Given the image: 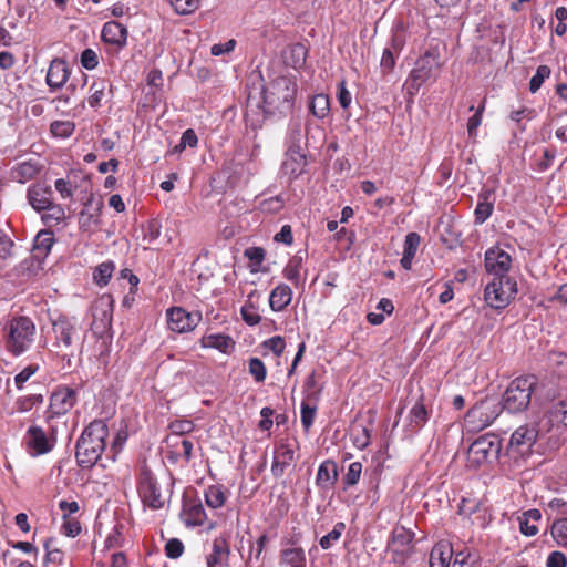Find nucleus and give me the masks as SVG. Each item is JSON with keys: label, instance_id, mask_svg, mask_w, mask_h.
Returning a JSON list of instances; mask_svg holds the SVG:
<instances>
[{"label": "nucleus", "instance_id": "nucleus-1", "mask_svg": "<svg viewBox=\"0 0 567 567\" xmlns=\"http://www.w3.org/2000/svg\"><path fill=\"white\" fill-rule=\"evenodd\" d=\"M3 348L12 358H19L32 350L38 337L37 324L24 315L10 317L1 329Z\"/></svg>", "mask_w": 567, "mask_h": 567}, {"label": "nucleus", "instance_id": "nucleus-2", "mask_svg": "<svg viewBox=\"0 0 567 567\" xmlns=\"http://www.w3.org/2000/svg\"><path fill=\"white\" fill-rule=\"evenodd\" d=\"M109 426L105 420L95 419L82 431L75 444V458L78 465L91 470L99 464L106 449Z\"/></svg>", "mask_w": 567, "mask_h": 567}, {"label": "nucleus", "instance_id": "nucleus-3", "mask_svg": "<svg viewBox=\"0 0 567 567\" xmlns=\"http://www.w3.org/2000/svg\"><path fill=\"white\" fill-rule=\"evenodd\" d=\"M297 92L296 78L280 75L272 79L262 90L264 103L271 112L287 113L293 107Z\"/></svg>", "mask_w": 567, "mask_h": 567}, {"label": "nucleus", "instance_id": "nucleus-4", "mask_svg": "<svg viewBox=\"0 0 567 567\" xmlns=\"http://www.w3.org/2000/svg\"><path fill=\"white\" fill-rule=\"evenodd\" d=\"M536 385L537 378L533 374L514 379L503 395V409L509 413H518L526 410Z\"/></svg>", "mask_w": 567, "mask_h": 567}, {"label": "nucleus", "instance_id": "nucleus-5", "mask_svg": "<svg viewBox=\"0 0 567 567\" xmlns=\"http://www.w3.org/2000/svg\"><path fill=\"white\" fill-rule=\"evenodd\" d=\"M443 63L437 50L425 51L415 62L408 79V87L411 94L417 92L420 87L429 81H435L441 72Z\"/></svg>", "mask_w": 567, "mask_h": 567}, {"label": "nucleus", "instance_id": "nucleus-6", "mask_svg": "<svg viewBox=\"0 0 567 567\" xmlns=\"http://www.w3.org/2000/svg\"><path fill=\"white\" fill-rule=\"evenodd\" d=\"M517 295V282L511 277H494L485 287L484 300L495 310L505 309Z\"/></svg>", "mask_w": 567, "mask_h": 567}, {"label": "nucleus", "instance_id": "nucleus-7", "mask_svg": "<svg viewBox=\"0 0 567 567\" xmlns=\"http://www.w3.org/2000/svg\"><path fill=\"white\" fill-rule=\"evenodd\" d=\"M502 402L495 398H486L475 403L465 415V421L473 430L481 431L488 427L501 415Z\"/></svg>", "mask_w": 567, "mask_h": 567}, {"label": "nucleus", "instance_id": "nucleus-8", "mask_svg": "<svg viewBox=\"0 0 567 567\" xmlns=\"http://www.w3.org/2000/svg\"><path fill=\"white\" fill-rule=\"evenodd\" d=\"M137 492L142 503L151 509L157 511L165 505V495L161 484L153 472L144 465L137 477Z\"/></svg>", "mask_w": 567, "mask_h": 567}, {"label": "nucleus", "instance_id": "nucleus-9", "mask_svg": "<svg viewBox=\"0 0 567 567\" xmlns=\"http://www.w3.org/2000/svg\"><path fill=\"white\" fill-rule=\"evenodd\" d=\"M537 436L538 430L535 425H520L513 432L507 446V454L517 465L532 454Z\"/></svg>", "mask_w": 567, "mask_h": 567}, {"label": "nucleus", "instance_id": "nucleus-10", "mask_svg": "<svg viewBox=\"0 0 567 567\" xmlns=\"http://www.w3.org/2000/svg\"><path fill=\"white\" fill-rule=\"evenodd\" d=\"M415 534L404 526L393 528L388 542V554L396 565H404L411 556Z\"/></svg>", "mask_w": 567, "mask_h": 567}, {"label": "nucleus", "instance_id": "nucleus-11", "mask_svg": "<svg viewBox=\"0 0 567 567\" xmlns=\"http://www.w3.org/2000/svg\"><path fill=\"white\" fill-rule=\"evenodd\" d=\"M78 402V392L66 385H59L50 395V404L44 413L47 422L68 414Z\"/></svg>", "mask_w": 567, "mask_h": 567}, {"label": "nucleus", "instance_id": "nucleus-12", "mask_svg": "<svg viewBox=\"0 0 567 567\" xmlns=\"http://www.w3.org/2000/svg\"><path fill=\"white\" fill-rule=\"evenodd\" d=\"M53 332L55 334L54 346L61 349L62 358H68V362L70 363L71 358L74 357L73 344L78 339V328L75 323L66 317H59L53 322Z\"/></svg>", "mask_w": 567, "mask_h": 567}, {"label": "nucleus", "instance_id": "nucleus-13", "mask_svg": "<svg viewBox=\"0 0 567 567\" xmlns=\"http://www.w3.org/2000/svg\"><path fill=\"white\" fill-rule=\"evenodd\" d=\"M167 328L176 333L193 331L202 321V312H188L183 307H171L166 310Z\"/></svg>", "mask_w": 567, "mask_h": 567}, {"label": "nucleus", "instance_id": "nucleus-14", "mask_svg": "<svg viewBox=\"0 0 567 567\" xmlns=\"http://www.w3.org/2000/svg\"><path fill=\"white\" fill-rule=\"evenodd\" d=\"M501 449V441L497 436L482 435L471 444L468 457L471 462L480 465L484 462H488L492 457H497Z\"/></svg>", "mask_w": 567, "mask_h": 567}, {"label": "nucleus", "instance_id": "nucleus-15", "mask_svg": "<svg viewBox=\"0 0 567 567\" xmlns=\"http://www.w3.org/2000/svg\"><path fill=\"white\" fill-rule=\"evenodd\" d=\"M114 300L111 295H103L92 306L93 321L91 328L94 334H102L112 326Z\"/></svg>", "mask_w": 567, "mask_h": 567}, {"label": "nucleus", "instance_id": "nucleus-16", "mask_svg": "<svg viewBox=\"0 0 567 567\" xmlns=\"http://www.w3.org/2000/svg\"><path fill=\"white\" fill-rule=\"evenodd\" d=\"M512 256L499 246H493L485 251L484 266L488 274L494 277H509L512 268Z\"/></svg>", "mask_w": 567, "mask_h": 567}, {"label": "nucleus", "instance_id": "nucleus-17", "mask_svg": "<svg viewBox=\"0 0 567 567\" xmlns=\"http://www.w3.org/2000/svg\"><path fill=\"white\" fill-rule=\"evenodd\" d=\"M127 35V28L117 21L105 22L101 31V39L112 53H118L126 47Z\"/></svg>", "mask_w": 567, "mask_h": 567}, {"label": "nucleus", "instance_id": "nucleus-18", "mask_svg": "<svg viewBox=\"0 0 567 567\" xmlns=\"http://www.w3.org/2000/svg\"><path fill=\"white\" fill-rule=\"evenodd\" d=\"M84 208L81 210L79 216V227L82 231L93 233L101 225V212L103 202L95 199L93 194H90L84 202Z\"/></svg>", "mask_w": 567, "mask_h": 567}, {"label": "nucleus", "instance_id": "nucleus-19", "mask_svg": "<svg viewBox=\"0 0 567 567\" xmlns=\"http://www.w3.org/2000/svg\"><path fill=\"white\" fill-rule=\"evenodd\" d=\"M55 443L53 436H49L41 426L31 425L24 435V444L34 456L49 453Z\"/></svg>", "mask_w": 567, "mask_h": 567}, {"label": "nucleus", "instance_id": "nucleus-20", "mask_svg": "<svg viewBox=\"0 0 567 567\" xmlns=\"http://www.w3.org/2000/svg\"><path fill=\"white\" fill-rule=\"evenodd\" d=\"M71 75V69L63 59L55 58L50 64L45 76V83L51 92L58 91L65 85Z\"/></svg>", "mask_w": 567, "mask_h": 567}, {"label": "nucleus", "instance_id": "nucleus-21", "mask_svg": "<svg viewBox=\"0 0 567 567\" xmlns=\"http://www.w3.org/2000/svg\"><path fill=\"white\" fill-rule=\"evenodd\" d=\"M181 518L187 527L204 525L207 515L199 498H184Z\"/></svg>", "mask_w": 567, "mask_h": 567}, {"label": "nucleus", "instance_id": "nucleus-22", "mask_svg": "<svg viewBox=\"0 0 567 567\" xmlns=\"http://www.w3.org/2000/svg\"><path fill=\"white\" fill-rule=\"evenodd\" d=\"M230 555L229 536L221 534L214 538L212 553L206 557L207 567L228 566Z\"/></svg>", "mask_w": 567, "mask_h": 567}, {"label": "nucleus", "instance_id": "nucleus-23", "mask_svg": "<svg viewBox=\"0 0 567 567\" xmlns=\"http://www.w3.org/2000/svg\"><path fill=\"white\" fill-rule=\"evenodd\" d=\"M295 461V450L286 442H280L274 452V460L271 464V474L275 477H281L286 470L292 465Z\"/></svg>", "mask_w": 567, "mask_h": 567}, {"label": "nucleus", "instance_id": "nucleus-24", "mask_svg": "<svg viewBox=\"0 0 567 567\" xmlns=\"http://www.w3.org/2000/svg\"><path fill=\"white\" fill-rule=\"evenodd\" d=\"M199 344L205 349H216L224 354H230L236 348L235 340L225 333H205L199 339Z\"/></svg>", "mask_w": 567, "mask_h": 567}, {"label": "nucleus", "instance_id": "nucleus-25", "mask_svg": "<svg viewBox=\"0 0 567 567\" xmlns=\"http://www.w3.org/2000/svg\"><path fill=\"white\" fill-rule=\"evenodd\" d=\"M166 442L168 446L167 458L171 462L176 463L179 460H183L185 464L190 462L194 449L192 441L187 439H176L172 441L171 437H167Z\"/></svg>", "mask_w": 567, "mask_h": 567}, {"label": "nucleus", "instance_id": "nucleus-26", "mask_svg": "<svg viewBox=\"0 0 567 567\" xmlns=\"http://www.w3.org/2000/svg\"><path fill=\"white\" fill-rule=\"evenodd\" d=\"M27 197L32 208L37 212L44 210L53 204L51 187L43 184L30 186Z\"/></svg>", "mask_w": 567, "mask_h": 567}, {"label": "nucleus", "instance_id": "nucleus-27", "mask_svg": "<svg viewBox=\"0 0 567 567\" xmlns=\"http://www.w3.org/2000/svg\"><path fill=\"white\" fill-rule=\"evenodd\" d=\"M339 477L338 465L333 460H324L318 467L316 485L323 491L331 489Z\"/></svg>", "mask_w": 567, "mask_h": 567}, {"label": "nucleus", "instance_id": "nucleus-28", "mask_svg": "<svg viewBox=\"0 0 567 567\" xmlns=\"http://www.w3.org/2000/svg\"><path fill=\"white\" fill-rule=\"evenodd\" d=\"M40 165L37 161L18 163L10 169V178L18 183H25L33 179L40 173Z\"/></svg>", "mask_w": 567, "mask_h": 567}, {"label": "nucleus", "instance_id": "nucleus-29", "mask_svg": "<svg viewBox=\"0 0 567 567\" xmlns=\"http://www.w3.org/2000/svg\"><path fill=\"white\" fill-rule=\"evenodd\" d=\"M542 519V513L537 508H532L522 513L517 520L519 524V532L526 537H533L538 533L537 523Z\"/></svg>", "mask_w": 567, "mask_h": 567}, {"label": "nucleus", "instance_id": "nucleus-30", "mask_svg": "<svg viewBox=\"0 0 567 567\" xmlns=\"http://www.w3.org/2000/svg\"><path fill=\"white\" fill-rule=\"evenodd\" d=\"M453 557V547L449 542L436 543L430 554V567H449Z\"/></svg>", "mask_w": 567, "mask_h": 567}, {"label": "nucleus", "instance_id": "nucleus-31", "mask_svg": "<svg viewBox=\"0 0 567 567\" xmlns=\"http://www.w3.org/2000/svg\"><path fill=\"white\" fill-rule=\"evenodd\" d=\"M292 299V290L286 284L278 285L271 290L269 296V306L272 311H282L289 306Z\"/></svg>", "mask_w": 567, "mask_h": 567}, {"label": "nucleus", "instance_id": "nucleus-32", "mask_svg": "<svg viewBox=\"0 0 567 567\" xmlns=\"http://www.w3.org/2000/svg\"><path fill=\"white\" fill-rule=\"evenodd\" d=\"M421 243V237L417 233H409L405 236L404 245H403V255L400 260V264L403 269L410 270L412 267V261L416 255L417 248Z\"/></svg>", "mask_w": 567, "mask_h": 567}, {"label": "nucleus", "instance_id": "nucleus-33", "mask_svg": "<svg viewBox=\"0 0 567 567\" xmlns=\"http://www.w3.org/2000/svg\"><path fill=\"white\" fill-rule=\"evenodd\" d=\"M229 496V491L223 485H209L205 492V503L212 509L221 508Z\"/></svg>", "mask_w": 567, "mask_h": 567}, {"label": "nucleus", "instance_id": "nucleus-34", "mask_svg": "<svg viewBox=\"0 0 567 567\" xmlns=\"http://www.w3.org/2000/svg\"><path fill=\"white\" fill-rule=\"evenodd\" d=\"M492 194L488 190H483L478 194L477 205L474 210L475 224L482 225L485 223L494 210V202L491 200Z\"/></svg>", "mask_w": 567, "mask_h": 567}, {"label": "nucleus", "instance_id": "nucleus-35", "mask_svg": "<svg viewBox=\"0 0 567 567\" xmlns=\"http://www.w3.org/2000/svg\"><path fill=\"white\" fill-rule=\"evenodd\" d=\"M280 565L288 567H306L307 559L302 547L285 548L280 551Z\"/></svg>", "mask_w": 567, "mask_h": 567}, {"label": "nucleus", "instance_id": "nucleus-36", "mask_svg": "<svg viewBox=\"0 0 567 567\" xmlns=\"http://www.w3.org/2000/svg\"><path fill=\"white\" fill-rule=\"evenodd\" d=\"M430 413L431 411L426 409L423 398H420L409 412V425L411 429L416 431L423 427L430 417Z\"/></svg>", "mask_w": 567, "mask_h": 567}, {"label": "nucleus", "instance_id": "nucleus-37", "mask_svg": "<svg viewBox=\"0 0 567 567\" xmlns=\"http://www.w3.org/2000/svg\"><path fill=\"white\" fill-rule=\"evenodd\" d=\"M308 50L302 43H295L289 47L285 54V63L295 70L301 69L307 59Z\"/></svg>", "mask_w": 567, "mask_h": 567}, {"label": "nucleus", "instance_id": "nucleus-38", "mask_svg": "<svg viewBox=\"0 0 567 567\" xmlns=\"http://www.w3.org/2000/svg\"><path fill=\"white\" fill-rule=\"evenodd\" d=\"M254 295H255L254 291L250 292L248 295L247 300L240 308V315H241L243 320L248 326H251V327L259 324L261 321V316L258 312V306L255 302H252Z\"/></svg>", "mask_w": 567, "mask_h": 567}, {"label": "nucleus", "instance_id": "nucleus-39", "mask_svg": "<svg viewBox=\"0 0 567 567\" xmlns=\"http://www.w3.org/2000/svg\"><path fill=\"white\" fill-rule=\"evenodd\" d=\"M302 267V258L300 256H293L289 259L287 265L284 268V277L291 281L296 287L302 285V280L300 278V270Z\"/></svg>", "mask_w": 567, "mask_h": 567}, {"label": "nucleus", "instance_id": "nucleus-40", "mask_svg": "<svg viewBox=\"0 0 567 567\" xmlns=\"http://www.w3.org/2000/svg\"><path fill=\"white\" fill-rule=\"evenodd\" d=\"M309 110L313 116L318 118H324L330 112V100L327 94H316L309 104Z\"/></svg>", "mask_w": 567, "mask_h": 567}, {"label": "nucleus", "instance_id": "nucleus-41", "mask_svg": "<svg viewBox=\"0 0 567 567\" xmlns=\"http://www.w3.org/2000/svg\"><path fill=\"white\" fill-rule=\"evenodd\" d=\"M549 532L559 547L567 548V517L556 518L551 523Z\"/></svg>", "mask_w": 567, "mask_h": 567}, {"label": "nucleus", "instance_id": "nucleus-42", "mask_svg": "<svg viewBox=\"0 0 567 567\" xmlns=\"http://www.w3.org/2000/svg\"><path fill=\"white\" fill-rule=\"evenodd\" d=\"M168 429L171 430V440L183 439L185 434L192 433L195 429V424L188 419H177L169 423Z\"/></svg>", "mask_w": 567, "mask_h": 567}, {"label": "nucleus", "instance_id": "nucleus-43", "mask_svg": "<svg viewBox=\"0 0 567 567\" xmlns=\"http://www.w3.org/2000/svg\"><path fill=\"white\" fill-rule=\"evenodd\" d=\"M105 80H97L90 86V96L87 97L89 105L93 109H97L102 105V101L105 97L106 91Z\"/></svg>", "mask_w": 567, "mask_h": 567}, {"label": "nucleus", "instance_id": "nucleus-44", "mask_svg": "<svg viewBox=\"0 0 567 567\" xmlns=\"http://www.w3.org/2000/svg\"><path fill=\"white\" fill-rule=\"evenodd\" d=\"M346 530V524L343 522H338L332 530H330L327 535L322 536L319 539V545L323 550L330 549L334 544H337L342 534Z\"/></svg>", "mask_w": 567, "mask_h": 567}, {"label": "nucleus", "instance_id": "nucleus-45", "mask_svg": "<svg viewBox=\"0 0 567 567\" xmlns=\"http://www.w3.org/2000/svg\"><path fill=\"white\" fill-rule=\"evenodd\" d=\"M115 269L114 262L109 260L100 264L93 271V279L100 286H106L112 277Z\"/></svg>", "mask_w": 567, "mask_h": 567}, {"label": "nucleus", "instance_id": "nucleus-46", "mask_svg": "<svg viewBox=\"0 0 567 567\" xmlns=\"http://www.w3.org/2000/svg\"><path fill=\"white\" fill-rule=\"evenodd\" d=\"M75 131V123L73 121H54L50 125V132L54 137L68 138Z\"/></svg>", "mask_w": 567, "mask_h": 567}, {"label": "nucleus", "instance_id": "nucleus-47", "mask_svg": "<svg viewBox=\"0 0 567 567\" xmlns=\"http://www.w3.org/2000/svg\"><path fill=\"white\" fill-rule=\"evenodd\" d=\"M244 256L250 262L251 272H257L265 261L266 251L262 247H249L244 251Z\"/></svg>", "mask_w": 567, "mask_h": 567}, {"label": "nucleus", "instance_id": "nucleus-48", "mask_svg": "<svg viewBox=\"0 0 567 567\" xmlns=\"http://www.w3.org/2000/svg\"><path fill=\"white\" fill-rule=\"evenodd\" d=\"M45 210L47 213L42 215V221L50 227L59 225L65 217L64 209L54 203Z\"/></svg>", "mask_w": 567, "mask_h": 567}, {"label": "nucleus", "instance_id": "nucleus-49", "mask_svg": "<svg viewBox=\"0 0 567 567\" xmlns=\"http://www.w3.org/2000/svg\"><path fill=\"white\" fill-rule=\"evenodd\" d=\"M248 372L257 383H262L267 378V368L259 358L248 360Z\"/></svg>", "mask_w": 567, "mask_h": 567}, {"label": "nucleus", "instance_id": "nucleus-50", "mask_svg": "<svg viewBox=\"0 0 567 567\" xmlns=\"http://www.w3.org/2000/svg\"><path fill=\"white\" fill-rule=\"evenodd\" d=\"M351 439L355 447L363 450L370 444L371 431L365 426H355L352 430Z\"/></svg>", "mask_w": 567, "mask_h": 567}, {"label": "nucleus", "instance_id": "nucleus-51", "mask_svg": "<svg viewBox=\"0 0 567 567\" xmlns=\"http://www.w3.org/2000/svg\"><path fill=\"white\" fill-rule=\"evenodd\" d=\"M362 463L361 462H353L349 465L347 473L343 477V487L349 488L354 485H357L360 481L361 473H362Z\"/></svg>", "mask_w": 567, "mask_h": 567}, {"label": "nucleus", "instance_id": "nucleus-52", "mask_svg": "<svg viewBox=\"0 0 567 567\" xmlns=\"http://www.w3.org/2000/svg\"><path fill=\"white\" fill-rule=\"evenodd\" d=\"M550 74L551 70L548 65H539L536 70V73L529 81L530 93H536L542 87L544 81L550 76Z\"/></svg>", "mask_w": 567, "mask_h": 567}, {"label": "nucleus", "instance_id": "nucleus-53", "mask_svg": "<svg viewBox=\"0 0 567 567\" xmlns=\"http://www.w3.org/2000/svg\"><path fill=\"white\" fill-rule=\"evenodd\" d=\"M40 370V365L38 363H30L24 367L18 374L14 377V385L18 390H22L24 384Z\"/></svg>", "mask_w": 567, "mask_h": 567}, {"label": "nucleus", "instance_id": "nucleus-54", "mask_svg": "<svg viewBox=\"0 0 567 567\" xmlns=\"http://www.w3.org/2000/svg\"><path fill=\"white\" fill-rule=\"evenodd\" d=\"M484 110L485 100L482 102V104L476 109L475 113L467 121V134L473 140L476 138L477 136V128L482 124Z\"/></svg>", "mask_w": 567, "mask_h": 567}, {"label": "nucleus", "instance_id": "nucleus-55", "mask_svg": "<svg viewBox=\"0 0 567 567\" xmlns=\"http://www.w3.org/2000/svg\"><path fill=\"white\" fill-rule=\"evenodd\" d=\"M43 395L42 394H29L25 396H21L16 401L17 410L20 412H28L33 406L41 404L43 402Z\"/></svg>", "mask_w": 567, "mask_h": 567}, {"label": "nucleus", "instance_id": "nucleus-56", "mask_svg": "<svg viewBox=\"0 0 567 567\" xmlns=\"http://www.w3.org/2000/svg\"><path fill=\"white\" fill-rule=\"evenodd\" d=\"M555 157L556 148L554 146L544 148L542 157L535 163V168L538 172H545L553 166Z\"/></svg>", "mask_w": 567, "mask_h": 567}, {"label": "nucleus", "instance_id": "nucleus-57", "mask_svg": "<svg viewBox=\"0 0 567 567\" xmlns=\"http://www.w3.org/2000/svg\"><path fill=\"white\" fill-rule=\"evenodd\" d=\"M316 413V405H310L307 400L301 402V424L306 431L312 426Z\"/></svg>", "mask_w": 567, "mask_h": 567}, {"label": "nucleus", "instance_id": "nucleus-58", "mask_svg": "<svg viewBox=\"0 0 567 567\" xmlns=\"http://www.w3.org/2000/svg\"><path fill=\"white\" fill-rule=\"evenodd\" d=\"M306 165V158L305 156L300 154H296V156H291L290 158L286 159L284 163V168L288 172H290L291 175L297 177L302 173V168Z\"/></svg>", "mask_w": 567, "mask_h": 567}, {"label": "nucleus", "instance_id": "nucleus-59", "mask_svg": "<svg viewBox=\"0 0 567 567\" xmlns=\"http://www.w3.org/2000/svg\"><path fill=\"white\" fill-rule=\"evenodd\" d=\"M184 544L178 538H171L165 544V555L171 559H177L179 558L184 553Z\"/></svg>", "mask_w": 567, "mask_h": 567}, {"label": "nucleus", "instance_id": "nucleus-60", "mask_svg": "<svg viewBox=\"0 0 567 567\" xmlns=\"http://www.w3.org/2000/svg\"><path fill=\"white\" fill-rule=\"evenodd\" d=\"M262 346L277 357H280L286 348V341L281 336L271 337L262 342Z\"/></svg>", "mask_w": 567, "mask_h": 567}, {"label": "nucleus", "instance_id": "nucleus-61", "mask_svg": "<svg viewBox=\"0 0 567 567\" xmlns=\"http://www.w3.org/2000/svg\"><path fill=\"white\" fill-rule=\"evenodd\" d=\"M63 524L61 526L62 533L68 537H76L81 533V524L74 517H62Z\"/></svg>", "mask_w": 567, "mask_h": 567}, {"label": "nucleus", "instance_id": "nucleus-62", "mask_svg": "<svg viewBox=\"0 0 567 567\" xmlns=\"http://www.w3.org/2000/svg\"><path fill=\"white\" fill-rule=\"evenodd\" d=\"M337 99L340 106L343 110L349 109L351 105L352 96L350 91L347 89V81L343 79L337 85Z\"/></svg>", "mask_w": 567, "mask_h": 567}, {"label": "nucleus", "instance_id": "nucleus-63", "mask_svg": "<svg viewBox=\"0 0 567 567\" xmlns=\"http://www.w3.org/2000/svg\"><path fill=\"white\" fill-rule=\"evenodd\" d=\"M199 4V0H173L172 6L178 14H189L194 12Z\"/></svg>", "mask_w": 567, "mask_h": 567}, {"label": "nucleus", "instance_id": "nucleus-64", "mask_svg": "<svg viewBox=\"0 0 567 567\" xmlns=\"http://www.w3.org/2000/svg\"><path fill=\"white\" fill-rule=\"evenodd\" d=\"M99 64L97 53L93 49H85L81 53V65L86 70H94Z\"/></svg>", "mask_w": 567, "mask_h": 567}]
</instances>
